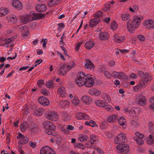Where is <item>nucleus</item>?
I'll use <instances>...</instances> for the list:
<instances>
[{"label":"nucleus","mask_w":154,"mask_h":154,"mask_svg":"<svg viewBox=\"0 0 154 154\" xmlns=\"http://www.w3.org/2000/svg\"><path fill=\"white\" fill-rule=\"evenodd\" d=\"M143 17L138 16H134L133 20H129L127 23V28L131 33L133 32L135 29L138 27L141 23Z\"/></svg>","instance_id":"obj_1"},{"label":"nucleus","mask_w":154,"mask_h":154,"mask_svg":"<svg viewBox=\"0 0 154 154\" xmlns=\"http://www.w3.org/2000/svg\"><path fill=\"white\" fill-rule=\"evenodd\" d=\"M127 139L125 134L121 133L118 134L115 138V143L118 144H122L126 142Z\"/></svg>","instance_id":"obj_2"},{"label":"nucleus","mask_w":154,"mask_h":154,"mask_svg":"<svg viewBox=\"0 0 154 154\" xmlns=\"http://www.w3.org/2000/svg\"><path fill=\"white\" fill-rule=\"evenodd\" d=\"M85 74L84 73H80L79 76L75 80V82L80 87L85 86Z\"/></svg>","instance_id":"obj_3"},{"label":"nucleus","mask_w":154,"mask_h":154,"mask_svg":"<svg viewBox=\"0 0 154 154\" xmlns=\"http://www.w3.org/2000/svg\"><path fill=\"white\" fill-rule=\"evenodd\" d=\"M85 86L91 87L94 84V77L93 75L89 74L85 75Z\"/></svg>","instance_id":"obj_4"},{"label":"nucleus","mask_w":154,"mask_h":154,"mask_svg":"<svg viewBox=\"0 0 154 154\" xmlns=\"http://www.w3.org/2000/svg\"><path fill=\"white\" fill-rule=\"evenodd\" d=\"M30 21L28 14L23 15L21 17L20 22L15 24L14 27L15 29L17 28L21 25L26 24Z\"/></svg>","instance_id":"obj_5"},{"label":"nucleus","mask_w":154,"mask_h":154,"mask_svg":"<svg viewBox=\"0 0 154 154\" xmlns=\"http://www.w3.org/2000/svg\"><path fill=\"white\" fill-rule=\"evenodd\" d=\"M40 154H55V152L51 147L48 146H45L41 149Z\"/></svg>","instance_id":"obj_6"},{"label":"nucleus","mask_w":154,"mask_h":154,"mask_svg":"<svg viewBox=\"0 0 154 154\" xmlns=\"http://www.w3.org/2000/svg\"><path fill=\"white\" fill-rule=\"evenodd\" d=\"M47 118L49 120L53 121L58 120L59 116L56 112L54 111H50L46 115Z\"/></svg>","instance_id":"obj_7"},{"label":"nucleus","mask_w":154,"mask_h":154,"mask_svg":"<svg viewBox=\"0 0 154 154\" xmlns=\"http://www.w3.org/2000/svg\"><path fill=\"white\" fill-rule=\"evenodd\" d=\"M17 138V139L19 140L18 142L19 144H24L27 143L29 140V139L27 137L24 136L20 132L18 133Z\"/></svg>","instance_id":"obj_8"},{"label":"nucleus","mask_w":154,"mask_h":154,"mask_svg":"<svg viewBox=\"0 0 154 154\" xmlns=\"http://www.w3.org/2000/svg\"><path fill=\"white\" fill-rule=\"evenodd\" d=\"M58 68V73L59 75H65L66 74L67 71H69L66 68V65L63 63L60 64Z\"/></svg>","instance_id":"obj_9"},{"label":"nucleus","mask_w":154,"mask_h":154,"mask_svg":"<svg viewBox=\"0 0 154 154\" xmlns=\"http://www.w3.org/2000/svg\"><path fill=\"white\" fill-rule=\"evenodd\" d=\"M43 127L46 130L50 129L54 130L56 128L55 125L51 122L46 121L43 122Z\"/></svg>","instance_id":"obj_10"},{"label":"nucleus","mask_w":154,"mask_h":154,"mask_svg":"<svg viewBox=\"0 0 154 154\" xmlns=\"http://www.w3.org/2000/svg\"><path fill=\"white\" fill-rule=\"evenodd\" d=\"M136 102L141 106H144L146 103V99L144 97L138 95L136 97Z\"/></svg>","instance_id":"obj_11"},{"label":"nucleus","mask_w":154,"mask_h":154,"mask_svg":"<svg viewBox=\"0 0 154 154\" xmlns=\"http://www.w3.org/2000/svg\"><path fill=\"white\" fill-rule=\"evenodd\" d=\"M19 31L22 33V37H25L29 34V29L26 26H22L19 28Z\"/></svg>","instance_id":"obj_12"},{"label":"nucleus","mask_w":154,"mask_h":154,"mask_svg":"<svg viewBox=\"0 0 154 154\" xmlns=\"http://www.w3.org/2000/svg\"><path fill=\"white\" fill-rule=\"evenodd\" d=\"M75 118L79 120L84 119L89 120L90 117L87 115L81 112H78L75 115Z\"/></svg>","instance_id":"obj_13"},{"label":"nucleus","mask_w":154,"mask_h":154,"mask_svg":"<svg viewBox=\"0 0 154 154\" xmlns=\"http://www.w3.org/2000/svg\"><path fill=\"white\" fill-rule=\"evenodd\" d=\"M128 145H118L116 149L121 153H126L128 151Z\"/></svg>","instance_id":"obj_14"},{"label":"nucleus","mask_w":154,"mask_h":154,"mask_svg":"<svg viewBox=\"0 0 154 154\" xmlns=\"http://www.w3.org/2000/svg\"><path fill=\"white\" fill-rule=\"evenodd\" d=\"M88 93L91 96L98 97L101 94V91L96 88H92L89 90Z\"/></svg>","instance_id":"obj_15"},{"label":"nucleus","mask_w":154,"mask_h":154,"mask_svg":"<svg viewBox=\"0 0 154 154\" xmlns=\"http://www.w3.org/2000/svg\"><path fill=\"white\" fill-rule=\"evenodd\" d=\"M33 128L31 126H29V124L26 122L22 123L20 126V128L22 132H24L26 130H29V129H32Z\"/></svg>","instance_id":"obj_16"},{"label":"nucleus","mask_w":154,"mask_h":154,"mask_svg":"<svg viewBox=\"0 0 154 154\" xmlns=\"http://www.w3.org/2000/svg\"><path fill=\"white\" fill-rule=\"evenodd\" d=\"M144 25L147 28H154V20H145L143 23Z\"/></svg>","instance_id":"obj_17"},{"label":"nucleus","mask_w":154,"mask_h":154,"mask_svg":"<svg viewBox=\"0 0 154 154\" xmlns=\"http://www.w3.org/2000/svg\"><path fill=\"white\" fill-rule=\"evenodd\" d=\"M38 100L40 104L43 106H48L49 104L48 100L44 97H39L38 99Z\"/></svg>","instance_id":"obj_18"},{"label":"nucleus","mask_w":154,"mask_h":154,"mask_svg":"<svg viewBox=\"0 0 154 154\" xmlns=\"http://www.w3.org/2000/svg\"><path fill=\"white\" fill-rule=\"evenodd\" d=\"M81 100L83 103L87 105L90 104L92 101L90 97L86 95L82 96L81 98Z\"/></svg>","instance_id":"obj_19"},{"label":"nucleus","mask_w":154,"mask_h":154,"mask_svg":"<svg viewBox=\"0 0 154 154\" xmlns=\"http://www.w3.org/2000/svg\"><path fill=\"white\" fill-rule=\"evenodd\" d=\"M31 21L32 20H35L39 17L40 14H38L34 11L30 12L28 14Z\"/></svg>","instance_id":"obj_20"},{"label":"nucleus","mask_w":154,"mask_h":154,"mask_svg":"<svg viewBox=\"0 0 154 154\" xmlns=\"http://www.w3.org/2000/svg\"><path fill=\"white\" fill-rule=\"evenodd\" d=\"M18 17L16 15L12 14L8 15L7 17V19L8 21L11 23H14L17 21Z\"/></svg>","instance_id":"obj_21"},{"label":"nucleus","mask_w":154,"mask_h":154,"mask_svg":"<svg viewBox=\"0 0 154 154\" xmlns=\"http://www.w3.org/2000/svg\"><path fill=\"white\" fill-rule=\"evenodd\" d=\"M116 78H121L122 79L125 78V75L122 72L113 71L112 73V76Z\"/></svg>","instance_id":"obj_22"},{"label":"nucleus","mask_w":154,"mask_h":154,"mask_svg":"<svg viewBox=\"0 0 154 154\" xmlns=\"http://www.w3.org/2000/svg\"><path fill=\"white\" fill-rule=\"evenodd\" d=\"M118 120L119 124L122 126L124 128H126V122L125 119L123 117H120Z\"/></svg>","instance_id":"obj_23"},{"label":"nucleus","mask_w":154,"mask_h":154,"mask_svg":"<svg viewBox=\"0 0 154 154\" xmlns=\"http://www.w3.org/2000/svg\"><path fill=\"white\" fill-rule=\"evenodd\" d=\"M57 93L62 97H65L66 96L65 89L63 87H62L59 88L57 91Z\"/></svg>","instance_id":"obj_24"},{"label":"nucleus","mask_w":154,"mask_h":154,"mask_svg":"<svg viewBox=\"0 0 154 154\" xmlns=\"http://www.w3.org/2000/svg\"><path fill=\"white\" fill-rule=\"evenodd\" d=\"M118 119L117 114H112L109 116L107 119L108 122L111 123L115 122Z\"/></svg>","instance_id":"obj_25"},{"label":"nucleus","mask_w":154,"mask_h":154,"mask_svg":"<svg viewBox=\"0 0 154 154\" xmlns=\"http://www.w3.org/2000/svg\"><path fill=\"white\" fill-rule=\"evenodd\" d=\"M46 9V6L45 5L39 4L37 5L36 10L38 12H43Z\"/></svg>","instance_id":"obj_26"},{"label":"nucleus","mask_w":154,"mask_h":154,"mask_svg":"<svg viewBox=\"0 0 154 154\" xmlns=\"http://www.w3.org/2000/svg\"><path fill=\"white\" fill-rule=\"evenodd\" d=\"M12 6L15 8L20 9L22 8L23 5L20 1L18 0H14L12 3Z\"/></svg>","instance_id":"obj_27"},{"label":"nucleus","mask_w":154,"mask_h":154,"mask_svg":"<svg viewBox=\"0 0 154 154\" xmlns=\"http://www.w3.org/2000/svg\"><path fill=\"white\" fill-rule=\"evenodd\" d=\"M61 2V0H49L48 2V5L50 7H53L59 4Z\"/></svg>","instance_id":"obj_28"},{"label":"nucleus","mask_w":154,"mask_h":154,"mask_svg":"<svg viewBox=\"0 0 154 154\" xmlns=\"http://www.w3.org/2000/svg\"><path fill=\"white\" fill-rule=\"evenodd\" d=\"M140 112V109L138 107L132 108L128 111L129 113L132 116H134L135 114H139Z\"/></svg>","instance_id":"obj_29"},{"label":"nucleus","mask_w":154,"mask_h":154,"mask_svg":"<svg viewBox=\"0 0 154 154\" xmlns=\"http://www.w3.org/2000/svg\"><path fill=\"white\" fill-rule=\"evenodd\" d=\"M99 18H94L89 22V25L91 27H93L96 26L100 22Z\"/></svg>","instance_id":"obj_30"},{"label":"nucleus","mask_w":154,"mask_h":154,"mask_svg":"<svg viewBox=\"0 0 154 154\" xmlns=\"http://www.w3.org/2000/svg\"><path fill=\"white\" fill-rule=\"evenodd\" d=\"M99 38L101 40H106L108 38V34L106 32H101L99 34Z\"/></svg>","instance_id":"obj_31"},{"label":"nucleus","mask_w":154,"mask_h":154,"mask_svg":"<svg viewBox=\"0 0 154 154\" xmlns=\"http://www.w3.org/2000/svg\"><path fill=\"white\" fill-rule=\"evenodd\" d=\"M85 68L89 69H93L94 66L93 63L89 60H87V62L84 65Z\"/></svg>","instance_id":"obj_32"},{"label":"nucleus","mask_w":154,"mask_h":154,"mask_svg":"<svg viewBox=\"0 0 154 154\" xmlns=\"http://www.w3.org/2000/svg\"><path fill=\"white\" fill-rule=\"evenodd\" d=\"M95 43L92 41H88L86 42L85 44V46L86 49L90 50L94 46Z\"/></svg>","instance_id":"obj_33"},{"label":"nucleus","mask_w":154,"mask_h":154,"mask_svg":"<svg viewBox=\"0 0 154 154\" xmlns=\"http://www.w3.org/2000/svg\"><path fill=\"white\" fill-rule=\"evenodd\" d=\"M114 38L116 42L120 43L123 41L125 38L124 36L119 35L116 34L114 35Z\"/></svg>","instance_id":"obj_34"},{"label":"nucleus","mask_w":154,"mask_h":154,"mask_svg":"<svg viewBox=\"0 0 154 154\" xmlns=\"http://www.w3.org/2000/svg\"><path fill=\"white\" fill-rule=\"evenodd\" d=\"M71 103L74 106H78L80 103V102L78 97L75 96L71 101Z\"/></svg>","instance_id":"obj_35"},{"label":"nucleus","mask_w":154,"mask_h":154,"mask_svg":"<svg viewBox=\"0 0 154 154\" xmlns=\"http://www.w3.org/2000/svg\"><path fill=\"white\" fill-rule=\"evenodd\" d=\"M145 140H146L147 143L151 144V143H154V132L150 134L148 138H145Z\"/></svg>","instance_id":"obj_36"},{"label":"nucleus","mask_w":154,"mask_h":154,"mask_svg":"<svg viewBox=\"0 0 154 154\" xmlns=\"http://www.w3.org/2000/svg\"><path fill=\"white\" fill-rule=\"evenodd\" d=\"M69 104V102L67 100H62L59 103V105L61 107H67Z\"/></svg>","instance_id":"obj_37"},{"label":"nucleus","mask_w":154,"mask_h":154,"mask_svg":"<svg viewBox=\"0 0 154 154\" xmlns=\"http://www.w3.org/2000/svg\"><path fill=\"white\" fill-rule=\"evenodd\" d=\"M44 112V110L42 108H39L35 110L34 111V113L35 115L39 116L42 115Z\"/></svg>","instance_id":"obj_38"},{"label":"nucleus","mask_w":154,"mask_h":154,"mask_svg":"<svg viewBox=\"0 0 154 154\" xmlns=\"http://www.w3.org/2000/svg\"><path fill=\"white\" fill-rule=\"evenodd\" d=\"M9 12V10L7 8H0V17H3L6 15Z\"/></svg>","instance_id":"obj_39"},{"label":"nucleus","mask_w":154,"mask_h":154,"mask_svg":"<svg viewBox=\"0 0 154 154\" xmlns=\"http://www.w3.org/2000/svg\"><path fill=\"white\" fill-rule=\"evenodd\" d=\"M102 98L106 103H109L111 101L110 97L106 93L103 94L102 95Z\"/></svg>","instance_id":"obj_40"},{"label":"nucleus","mask_w":154,"mask_h":154,"mask_svg":"<svg viewBox=\"0 0 154 154\" xmlns=\"http://www.w3.org/2000/svg\"><path fill=\"white\" fill-rule=\"evenodd\" d=\"M62 116L63 117V120L66 122H68L71 119L70 116L65 112H63Z\"/></svg>","instance_id":"obj_41"},{"label":"nucleus","mask_w":154,"mask_h":154,"mask_svg":"<svg viewBox=\"0 0 154 154\" xmlns=\"http://www.w3.org/2000/svg\"><path fill=\"white\" fill-rule=\"evenodd\" d=\"M76 65V64L75 62L73 61H71L68 63L67 65H66V67L68 71H69L75 67Z\"/></svg>","instance_id":"obj_42"},{"label":"nucleus","mask_w":154,"mask_h":154,"mask_svg":"<svg viewBox=\"0 0 154 154\" xmlns=\"http://www.w3.org/2000/svg\"><path fill=\"white\" fill-rule=\"evenodd\" d=\"M95 103L97 106L100 107H104L105 105L104 102L101 100H96L95 102Z\"/></svg>","instance_id":"obj_43"},{"label":"nucleus","mask_w":154,"mask_h":154,"mask_svg":"<svg viewBox=\"0 0 154 154\" xmlns=\"http://www.w3.org/2000/svg\"><path fill=\"white\" fill-rule=\"evenodd\" d=\"M88 138V137L87 135L82 134L79 136L78 140L80 142H83L87 141Z\"/></svg>","instance_id":"obj_44"},{"label":"nucleus","mask_w":154,"mask_h":154,"mask_svg":"<svg viewBox=\"0 0 154 154\" xmlns=\"http://www.w3.org/2000/svg\"><path fill=\"white\" fill-rule=\"evenodd\" d=\"M142 79L148 81L151 80V76L147 73H143V74Z\"/></svg>","instance_id":"obj_45"},{"label":"nucleus","mask_w":154,"mask_h":154,"mask_svg":"<svg viewBox=\"0 0 154 154\" xmlns=\"http://www.w3.org/2000/svg\"><path fill=\"white\" fill-rule=\"evenodd\" d=\"M121 17L122 20L126 21L130 18V16L128 14H123L121 15Z\"/></svg>","instance_id":"obj_46"},{"label":"nucleus","mask_w":154,"mask_h":154,"mask_svg":"<svg viewBox=\"0 0 154 154\" xmlns=\"http://www.w3.org/2000/svg\"><path fill=\"white\" fill-rule=\"evenodd\" d=\"M110 27L113 30H115L118 27V24L115 21H113L111 23Z\"/></svg>","instance_id":"obj_47"},{"label":"nucleus","mask_w":154,"mask_h":154,"mask_svg":"<svg viewBox=\"0 0 154 154\" xmlns=\"http://www.w3.org/2000/svg\"><path fill=\"white\" fill-rule=\"evenodd\" d=\"M147 81L141 79L139 84L142 88H144L146 86Z\"/></svg>","instance_id":"obj_48"},{"label":"nucleus","mask_w":154,"mask_h":154,"mask_svg":"<svg viewBox=\"0 0 154 154\" xmlns=\"http://www.w3.org/2000/svg\"><path fill=\"white\" fill-rule=\"evenodd\" d=\"M133 139L139 144H143L144 143L143 140L141 139H139L136 137H134Z\"/></svg>","instance_id":"obj_49"},{"label":"nucleus","mask_w":154,"mask_h":154,"mask_svg":"<svg viewBox=\"0 0 154 154\" xmlns=\"http://www.w3.org/2000/svg\"><path fill=\"white\" fill-rule=\"evenodd\" d=\"M142 88L140 85H139L134 86L133 88V91L135 92H137L140 90Z\"/></svg>","instance_id":"obj_50"},{"label":"nucleus","mask_w":154,"mask_h":154,"mask_svg":"<svg viewBox=\"0 0 154 154\" xmlns=\"http://www.w3.org/2000/svg\"><path fill=\"white\" fill-rule=\"evenodd\" d=\"M46 86L48 88H51L53 86V81L50 80L47 82L46 83Z\"/></svg>","instance_id":"obj_51"},{"label":"nucleus","mask_w":154,"mask_h":154,"mask_svg":"<svg viewBox=\"0 0 154 154\" xmlns=\"http://www.w3.org/2000/svg\"><path fill=\"white\" fill-rule=\"evenodd\" d=\"M90 138L91 140L93 141H96L98 140L97 136L94 134H91L90 136Z\"/></svg>","instance_id":"obj_52"},{"label":"nucleus","mask_w":154,"mask_h":154,"mask_svg":"<svg viewBox=\"0 0 154 154\" xmlns=\"http://www.w3.org/2000/svg\"><path fill=\"white\" fill-rule=\"evenodd\" d=\"M104 75L105 77L108 79H110L112 77V74L110 73L109 72L107 71L104 72Z\"/></svg>","instance_id":"obj_53"},{"label":"nucleus","mask_w":154,"mask_h":154,"mask_svg":"<svg viewBox=\"0 0 154 154\" xmlns=\"http://www.w3.org/2000/svg\"><path fill=\"white\" fill-rule=\"evenodd\" d=\"M138 77L137 75L135 73H133L130 75L129 77V79H136Z\"/></svg>","instance_id":"obj_54"},{"label":"nucleus","mask_w":154,"mask_h":154,"mask_svg":"<svg viewBox=\"0 0 154 154\" xmlns=\"http://www.w3.org/2000/svg\"><path fill=\"white\" fill-rule=\"evenodd\" d=\"M53 130H54L50 129L47 130L45 131V133L49 135H52L55 136V135H54V132L52 131Z\"/></svg>","instance_id":"obj_55"},{"label":"nucleus","mask_w":154,"mask_h":154,"mask_svg":"<svg viewBox=\"0 0 154 154\" xmlns=\"http://www.w3.org/2000/svg\"><path fill=\"white\" fill-rule=\"evenodd\" d=\"M29 126H31L33 128L32 129H29V130H31L33 131H34L35 130L37 127L36 125L33 123L29 124Z\"/></svg>","instance_id":"obj_56"},{"label":"nucleus","mask_w":154,"mask_h":154,"mask_svg":"<svg viewBox=\"0 0 154 154\" xmlns=\"http://www.w3.org/2000/svg\"><path fill=\"white\" fill-rule=\"evenodd\" d=\"M91 124V126L92 127H98V125L93 120H91L90 121Z\"/></svg>","instance_id":"obj_57"},{"label":"nucleus","mask_w":154,"mask_h":154,"mask_svg":"<svg viewBox=\"0 0 154 154\" xmlns=\"http://www.w3.org/2000/svg\"><path fill=\"white\" fill-rule=\"evenodd\" d=\"M103 15V13L101 11H99L97 12L95 14V16L97 18H99V17L102 16Z\"/></svg>","instance_id":"obj_58"},{"label":"nucleus","mask_w":154,"mask_h":154,"mask_svg":"<svg viewBox=\"0 0 154 154\" xmlns=\"http://www.w3.org/2000/svg\"><path fill=\"white\" fill-rule=\"evenodd\" d=\"M111 7L110 4H108L105 5L104 8L103 9L104 11H107Z\"/></svg>","instance_id":"obj_59"},{"label":"nucleus","mask_w":154,"mask_h":154,"mask_svg":"<svg viewBox=\"0 0 154 154\" xmlns=\"http://www.w3.org/2000/svg\"><path fill=\"white\" fill-rule=\"evenodd\" d=\"M135 135L137 137L141 139L143 138L144 137L143 134L140 133L138 132H137L135 133Z\"/></svg>","instance_id":"obj_60"},{"label":"nucleus","mask_w":154,"mask_h":154,"mask_svg":"<svg viewBox=\"0 0 154 154\" xmlns=\"http://www.w3.org/2000/svg\"><path fill=\"white\" fill-rule=\"evenodd\" d=\"M127 51H128L127 50H125V49H123V50L120 49V50H119L117 51H116L115 53L116 54H119V53H125V52H127Z\"/></svg>","instance_id":"obj_61"},{"label":"nucleus","mask_w":154,"mask_h":154,"mask_svg":"<svg viewBox=\"0 0 154 154\" xmlns=\"http://www.w3.org/2000/svg\"><path fill=\"white\" fill-rule=\"evenodd\" d=\"M41 92L44 95L46 96L48 94V91L45 89H42Z\"/></svg>","instance_id":"obj_62"},{"label":"nucleus","mask_w":154,"mask_h":154,"mask_svg":"<svg viewBox=\"0 0 154 154\" xmlns=\"http://www.w3.org/2000/svg\"><path fill=\"white\" fill-rule=\"evenodd\" d=\"M105 109L108 111H110L113 110V108L111 106L107 105Z\"/></svg>","instance_id":"obj_63"},{"label":"nucleus","mask_w":154,"mask_h":154,"mask_svg":"<svg viewBox=\"0 0 154 154\" xmlns=\"http://www.w3.org/2000/svg\"><path fill=\"white\" fill-rule=\"evenodd\" d=\"M131 124L134 127H137L139 125V123L134 121H132Z\"/></svg>","instance_id":"obj_64"}]
</instances>
